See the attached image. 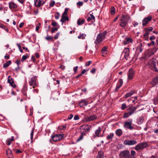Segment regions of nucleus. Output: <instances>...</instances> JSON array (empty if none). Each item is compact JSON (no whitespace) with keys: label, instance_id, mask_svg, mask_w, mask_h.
I'll return each mask as SVG.
<instances>
[{"label":"nucleus","instance_id":"1","mask_svg":"<svg viewBox=\"0 0 158 158\" xmlns=\"http://www.w3.org/2000/svg\"><path fill=\"white\" fill-rule=\"evenodd\" d=\"M130 18L128 15H122V18L120 19L121 23L120 25L122 27H125Z\"/></svg>","mask_w":158,"mask_h":158},{"label":"nucleus","instance_id":"2","mask_svg":"<svg viewBox=\"0 0 158 158\" xmlns=\"http://www.w3.org/2000/svg\"><path fill=\"white\" fill-rule=\"evenodd\" d=\"M119 158H130V152L127 150L120 152L119 155Z\"/></svg>","mask_w":158,"mask_h":158},{"label":"nucleus","instance_id":"3","mask_svg":"<svg viewBox=\"0 0 158 158\" xmlns=\"http://www.w3.org/2000/svg\"><path fill=\"white\" fill-rule=\"evenodd\" d=\"M148 146V144L145 142L140 143L137 144L134 148L136 150L138 151L140 150L147 148Z\"/></svg>","mask_w":158,"mask_h":158},{"label":"nucleus","instance_id":"4","mask_svg":"<svg viewBox=\"0 0 158 158\" xmlns=\"http://www.w3.org/2000/svg\"><path fill=\"white\" fill-rule=\"evenodd\" d=\"M63 137V134H58L52 137V140L55 142L61 140Z\"/></svg>","mask_w":158,"mask_h":158},{"label":"nucleus","instance_id":"5","mask_svg":"<svg viewBox=\"0 0 158 158\" xmlns=\"http://www.w3.org/2000/svg\"><path fill=\"white\" fill-rule=\"evenodd\" d=\"M129 122L126 121L124 123V126L125 128L130 130H132L134 129V127L131 126L132 119H128Z\"/></svg>","mask_w":158,"mask_h":158},{"label":"nucleus","instance_id":"6","mask_svg":"<svg viewBox=\"0 0 158 158\" xmlns=\"http://www.w3.org/2000/svg\"><path fill=\"white\" fill-rule=\"evenodd\" d=\"M105 38V37H104V35L102 34L101 33L99 34L97 36L96 41H95V43L96 44L100 43L103 41Z\"/></svg>","mask_w":158,"mask_h":158},{"label":"nucleus","instance_id":"7","mask_svg":"<svg viewBox=\"0 0 158 158\" xmlns=\"http://www.w3.org/2000/svg\"><path fill=\"white\" fill-rule=\"evenodd\" d=\"M68 10H64V12L62 14V18L60 20V21L62 22L63 24L66 20L69 21V19L68 17L67 16H65L67 15V11Z\"/></svg>","mask_w":158,"mask_h":158},{"label":"nucleus","instance_id":"8","mask_svg":"<svg viewBox=\"0 0 158 158\" xmlns=\"http://www.w3.org/2000/svg\"><path fill=\"white\" fill-rule=\"evenodd\" d=\"M137 142L136 141L133 140H125L124 142V144L125 145H133L137 143Z\"/></svg>","mask_w":158,"mask_h":158},{"label":"nucleus","instance_id":"9","mask_svg":"<svg viewBox=\"0 0 158 158\" xmlns=\"http://www.w3.org/2000/svg\"><path fill=\"white\" fill-rule=\"evenodd\" d=\"M152 19V17L151 16L145 18L142 21L143 25V26L146 25Z\"/></svg>","mask_w":158,"mask_h":158},{"label":"nucleus","instance_id":"10","mask_svg":"<svg viewBox=\"0 0 158 158\" xmlns=\"http://www.w3.org/2000/svg\"><path fill=\"white\" fill-rule=\"evenodd\" d=\"M97 118V116L95 115H92L86 117L85 119L87 122H90Z\"/></svg>","mask_w":158,"mask_h":158},{"label":"nucleus","instance_id":"11","mask_svg":"<svg viewBox=\"0 0 158 158\" xmlns=\"http://www.w3.org/2000/svg\"><path fill=\"white\" fill-rule=\"evenodd\" d=\"M29 84L30 85L33 86V88H34L35 86H36V80L35 77H33L31 78V80L29 81Z\"/></svg>","mask_w":158,"mask_h":158},{"label":"nucleus","instance_id":"12","mask_svg":"<svg viewBox=\"0 0 158 158\" xmlns=\"http://www.w3.org/2000/svg\"><path fill=\"white\" fill-rule=\"evenodd\" d=\"M81 127L83 129L85 130V131H89L91 127V126L90 125L84 124L81 126Z\"/></svg>","mask_w":158,"mask_h":158},{"label":"nucleus","instance_id":"13","mask_svg":"<svg viewBox=\"0 0 158 158\" xmlns=\"http://www.w3.org/2000/svg\"><path fill=\"white\" fill-rule=\"evenodd\" d=\"M44 3V2H42L40 0H34V4L35 6L39 7L41 5H43Z\"/></svg>","mask_w":158,"mask_h":158},{"label":"nucleus","instance_id":"14","mask_svg":"<svg viewBox=\"0 0 158 158\" xmlns=\"http://www.w3.org/2000/svg\"><path fill=\"white\" fill-rule=\"evenodd\" d=\"M123 52L125 53V55H124V57L126 60H127V57L129 56V48H125Z\"/></svg>","mask_w":158,"mask_h":158},{"label":"nucleus","instance_id":"15","mask_svg":"<svg viewBox=\"0 0 158 158\" xmlns=\"http://www.w3.org/2000/svg\"><path fill=\"white\" fill-rule=\"evenodd\" d=\"M136 108L135 106H131L129 107L127 109V110L130 112V114H133L135 111L136 110Z\"/></svg>","mask_w":158,"mask_h":158},{"label":"nucleus","instance_id":"16","mask_svg":"<svg viewBox=\"0 0 158 158\" xmlns=\"http://www.w3.org/2000/svg\"><path fill=\"white\" fill-rule=\"evenodd\" d=\"M134 74V71L132 69H130L129 71V75L128 76V79H131L132 78Z\"/></svg>","mask_w":158,"mask_h":158},{"label":"nucleus","instance_id":"17","mask_svg":"<svg viewBox=\"0 0 158 158\" xmlns=\"http://www.w3.org/2000/svg\"><path fill=\"white\" fill-rule=\"evenodd\" d=\"M132 40L130 38H126L125 40L123 41V44L124 45L129 44L130 43H132Z\"/></svg>","mask_w":158,"mask_h":158},{"label":"nucleus","instance_id":"18","mask_svg":"<svg viewBox=\"0 0 158 158\" xmlns=\"http://www.w3.org/2000/svg\"><path fill=\"white\" fill-rule=\"evenodd\" d=\"M88 104V102L85 100H82L79 103V106L81 107H82L84 106H86Z\"/></svg>","mask_w":158,"mask_h":158},{"label":"nucleus","instance_id":"19","mask_svg":"<svg viewBox=\"0 0 158 158\" xmlns=\"http://www.w3.org/2000/svg\"><path fill=\"white\" fill-rule=\"evenodd\" d=\"M119 85H118L116 86L115 91H117L118 90L121 86L123 84V81L122 79H120L119 81Z\"/></svg>","mask_w":158,"mask_h":158},{"label":"nucleus","instance_id":"20","mask_svg":"<svg viewBox=\"0 0 158 158\" xmlns=\"http://www.w3.org/2000/svg\"><path fill=\"white\" fill-rule=\"evenodd\" d=\"M9 6L10 9H15L17 7V5L15 3L13 2L10 3Z\"/></svg>","mask_w":158,"mask_h":158},{"label":"nucleus","instance_id":"21","mask_svg":"<svg viewBox=\"0 0 158 158\" xmlns=\"http://www.w3.org/2000/svg\"><path fill=\"white\" fill-rule=\"evenodd\" d=\"M135 93V91H132L130 92L127 93L125 96V98H127L128 97L131 96L132 94Z\"/></svg>","mask_w":158,"mask_h":158},{"label":"nucleus","instance_id":"22","mask_svg":"<svg viewBox=\"0 0 158 158\" xmlns=\"http://www.w3.org/2000/svg\"><path fill=\"white\" fill-rule=\"evenodd\" d=\"M97 157L98 158H104L103 152L101 151H99L98 152Z\"/></svg>","mask_w":158,"mask_h":158},{"label":"nucleus","instance_id":"23","mask_svg":"<svg viewBox=\"0 0 158 158\" xmlns=\"http://www.w3.org/2000/svg\"><path fill=\"white\" fill-rule=\"evenodd\" d=\"M156 66V63H153L152 65V69L153 70L158 72V69H157Z\"/></svg>","mask_w":158,"mask_h":158},{"label":"nucleus","instance_id":"24","mask_svg":"<svg viewBox=\"0 0 158 158\" xmlns=\"http://www.w3.org/2000/svg\"><path fill=\"white\" fill-rule=\"evenodd\" d=\"M136 154L135 152L133 150H131V154L130 153V158H135V157Z\"/></svg>","mask_w":158,"mask_h":158},{"label":"nucleus","instance_id":"25","mask_svg":"<svg viewBox=\"0 0 158 158\" xmlns=\"http://www.w3.org/2000/svg\"><path fill=\"white\" fill-rule=\"evenodd\" d=\"M116 134L118 136H120L122 134V131L120 129H118L116 131Z\"/></svg>","mask_w":158,"mask_h":158},{"label":"nucleus","instance_id":"26","mask_svg":"<svg viewBox=\"0 0 158 158\" xmlns=\"http://www.w3.org/2000/svg\"><path fill=\"white\" fill-rule=\"evenodd\" d=\"M144 121V118L143 116H140L138 119V123L139 124H141L143 123Z\"/></svg>","mask_w":158,"mask_h":158},{"label":"nucleus","instance_id":"27","mask_svg":"<svg viewBox=\"0 0 158 158\" xmlns=\"http://www.w3.org/2000/svg\"><path fill=\"white\" fill-rule=\"evenodd\" d=\"M86 135L85 133L81 132V135L79 137V138L77 140V142H78L81 140L83 138V136Z\"/></svg>","mask_w":158,"mask_h":158},{"label":"nucleus","instance_id":"28","mask_svg":"<svg viewBox=\"0 0 158 158\" xmlns=\"http://www.w3.org/2000/svg\"><path fill=\"white\" fill-rule=\"evenodd\" d=\"M158 82V79L157 78V77L154 79H153L151 81V84L152 85H155Z\"/></svg>","mask_w":158,"mask_h":158},{"label":"nucleus","instance_id":"29","mask_svg":"<svg viewBox=\"0 0 158 158\" xmlns=\"http://www.w3.org/2000/svg\"><path fill=\"white\" fill-rule=\"evenodd\" d=\"M11 60H9L7 61L6 63H4L3 65V67L5 68L9 66L11 63Z\"/></svg>","mask_w":158,"mask_h":158},{"label":"nucleus","instance_id":"30","mask_svg":"<svg viewBox=\"0 0 158 158\" xmlns=\"http://www.w3.org/2000/svg\"><path fill=\"white\" fill-rule=\"evenodd\" d=\"M101 128L100 127H99L98 129L95 131V133L96 135V136L99 137V134L101 131Z\"/></svg>","mask_w":158,"mask_h":158},{"label":"nucleus","instance_id":"31","mask_svg":"<svg viewBox=\"0 0 158 158\" xmlns=\"http://www.w3.org/2000/svg\"><path fill=\"white\" fill-rule=\"evenodd\" d=\"M27 90V88L25 86H24L23 89L22 90V92L24 96H26L27 94L26 93V91Z\"/></svg>","mask_w":158,"mask_h":158},{"label":"nucleus","instance_id":"32","mask_svg":"<svg viewBox=\"0 0 158 158\" xmlns=\"http://www.w3.org/2000/svg\"><path fill=\"white\" fill-rule=\"evenodd\" d=\"M85 21V20L84 19L81 20L80 19H79L77 20V23L78 25H81L83 24Z\"/></svg>","mask_w":158,"mask_h":158},{"label":"nucleus","instance_id":"33","mask_svg":"<svg viewBox=\"0 0 158 158\" xmlns=\"http://www.w3.org/2000/svg\"><path fill=\"white\" fill-rule=\"evenodd\" d=\"M6 154L7 156H10V157H12V153L11 150L10 149L6 151Z\"/></svg>","mask_w":158,"mask_h":158},{"label":"nucleus","instance_id":"34","mask_svg":"<svg viewBox=\"0 0 158 158\" xmlns=\"http://www.w3.org/2000/svg\"><path fill=\"white\" fill-rule=\"evenodd\" d=\"M14 140V137L12 136L11 139H8L7 141V144L8 145H9L10 144L11 142Z\"/></svg>","mask_w":158,"mask_h":158},{"label":"nucleus","instance_id":"35","mask_svg":"<svg viewBox=\"0 0 158 158\" xmlns=\"http://www.w3.org/2000/svg\"><path fill=\"white\" fill-rule=\"evenodd\" d=\"M142 44H140L139 46L137 48L136 50L138 51L139 52H141L142 51Z\"/></svg>","mask_w":158,"mask_h":158},{"label":"nucleus","instance_id":"36","mask_svg":"<svg viewBox=\"0 0 158 158\" xmlns=\"http://www.w3.org/2000/svg\"><path fill=\"white\" fill-rule=\"evenodd\" d=\"M114 134L113 133H110L109 135L106 137L107 140H110L114 136Z\"/></svg>","mask_w":158,"mask_h":158},{"label":"nucleus","instance_id":"37","mask_svg":"<svg viewBox=\"0 0 158 158\" xmlns=\"http://www.w3.org/2000/svg\"><path fill=\"white\" fill-rule=\"evenodd\" d=\"M131 115L128 111L127 112L123 114V117L124 118H127L129 116Z\"/></svg>","mask_w":158,"mask_h":158},{"label":"nucleus","instance_id":"38","mask_svg":"<svg viewBox=\"0 0 158 158\" xmlns=\"http://www.w3.org/2000/svg\"><path fill=\"white\" fill-rule=\"evenodd\" d=\"M153 28L152 27H150L149 28H145L144 29L145 31H148V32H151L153 30Z\"/></svg>","mask_w":158,"mask_h":158},{"label":"nucleus","instance_id":"39","mask_svg":"<svg viewBox=\"0 0 158 158\" xmlns=\"http://www.w3.org/2000/svg\"><path fill=\"white\" fill-rule=\"evenodd\" d=\"M11 85V86L13 87L14 88H15L16 87V85L15 84H14V80H12V81L10 82V83H9Z\"/></svg>","mask_w":158,"mask_h":158},{"label":"nucleus","instance_id":"40","mask_svg":"<svg viewBox=\"0 0 158 158\" xmlns=\"http://www.w3.org/2000/svg\"><path fill=\"white\" fill-rule=\"evenodd\" d=\"M0 27L1 28L4 29L5 30H6L7 32H8V29L3 24L0 23Z\"/></svg>","mask_w":158,"mask_h":158},{"label":"nucleus","instance_id":"41","mask_svg":"<svg viewBox=\"0 0 158 158\" xmlns=\"http://www.w3.org/2000/svg\"><path fill=\"white\" fill-rule=\"evenodd\" d=\"M34 128H33L32 129V131H31V143H32L33 140L32 139L33 138V133L34 131Z\"/></svg>","mask_w":158,"mask_h":158},{"label":"nucleus","instance_id":"42","mask_svg":"<svg viewBox=\"0 0 158 158\" xmlns=\"http://www.w3.org/2000/svg\"><path fill=\"white\" fill-rule=\"evenodd\" d=\"M45 39L48 41L51 40V41H53V38L51 36H48L46 37Z\"/></svg>","mask_w":158,"mask_h":158},{"label":"nucleus","instance_id":"43","mask_svg":"<svg viewBox=\"0 0 158 158\" xmlns=\"http://www.w3.org/2000/svg\"><path fill=\"white\" fill-rule=\"evenodd\" d=\"M146 33L143 35V37L144 38H146V37H148L149 33L148 31H145Z\"/></svg>","mask_w":158,"mask_h":158},{"label":"nucleus","instance_id":"44","mask_svg":"<svg viewBox=\"0 0 158 158\" xmlns=\"http://www.w3.org/2000/svg\"><path fill=\"white\" fill-rule=\"evenodd\" d=\"M58 28L56 27L53 28L52 27L51 30V32L52 33H54L55 31H57Z\"/></svg>","mask_w":158,"mask_h":158},{"label":"nucleus","instance_id":"45","mask_svg":"<svg viewBox=\"0 0 158 158\" xmlns=\"http://www.w3.org/2000/svg\"><path fill=\"white\" fill-rule=\"evenodd\" d=\"M12 80H13V79L10 76H9L8 77V80H7L8 82L10 83V82H11V81H12Z\"/></svg>","mask_w":158,"mask_h":158},{"label":"nucleus","instance_id":"46","mask_svg":"<svg viewBox=\"0 0 158 158\" xmlns=\"http://www.w3.org/2000/svg\"><path fill=\"white\" fill-rule=\"evenodd\" d=\"M28 55H24L22 56V58L21 60L23 62L24 60H26L27 58V57L28 56Z\"/></svg>","mask_w":158,"mask_h":158},{"label":"nucleus","instance_id":"47","mask_svg":"<svg viewBox=\"0 0 158 158\" xmlns=\"http://www.w3.org/2000/svg\"><path fill=\"white\" fill-rule=\"evenodd\" d=\"M77 4L78 6L80 7L83 5V2H79L77 3Z\"/></svg>","mask_w":158,"mask_h":158},{"label":"nucleus","instance_id":"48","mask_svg":"<svg viewBox=\"0 0 158 158\" xmlns=\"http://www.w3.org/2000/svg\"><path fill=\"white\" fill-rule=\"evenodd\" d=\"M106 49L107 48L106 47H103L102 49V54H104L105 52L107 51Z\"/></svg>","mask_w":158,"mask_h":158},{"label":"nucleus","instance_id":"49","mask_svg":"<svg viewBox=\"0 0 158 158\" xmlns=\"http://www.w3.org/2000/svg\"><path fill=\"white\" fill-rule=\"evenodd\" d=\"M55 4V2L54 1H52L49 3V5L51 7L53 6Z\"/></svg>","mask_w":158,"mask_h":158},{"label":"nucleus","instance_id":"50","mask_svg":"<svg viewBox=\"0 0 158 158\" xmlns=\"http://www.w3.org/2000/svg\"><path fill=\"white\" fill-rule=\"evenodd\" d=\"M66 125L65 126H63V127H59L58 128L59 130H64L66 128Z\"/></svg>","mask_w":158,"mask_h":158},{"label":"nucleus","instance_id":"51","mask_svg":"<svg viewBox=\"0 0 158 158\" xmlns=\"http://www.w3.org/2000/svg\"><path fill=\"white\" fill-rule=\"evenodd\" d=\"M126 107V104L125 103L123 104L122 105L121 108L122 110H124Z\"/></svg>","mask_w":158,"mask_h":158},{"label":"nucleus","instance_id":"52","mask_svg":"<svg viewBox=\"0 0 158 158\" xmlns=\"http://www.w3.org/2000/svg\"><path fill=\"white\" fill-rule=\"evenodd\" d=\"M51 25L53 27H56L57 26V23L55 21H54L52 23Z\"/></svg>","mask_w":158,"mask_h":158},{"label":"nucleus","instance_id":"53","mask_svg":"<svg viewBox=\"0 0 158 158\" xmlns=\"http://www.w3.org/2000/svg\"><path fill=\"white\" fill-rule=\"evenodd\" d=\"M60 34L59 33H56V34L54 36V38L55 39H57L58 38L59 35Z\"/></svg>","mask_w":158,"mask_h":158},{"label":"nucleus","instance_id":"54","mask_svg":"<svg viewBox=\"0 0 158 158\" xmlns=\"http://www.w3.org/2000/svg\"><path fill=\"white\" fill-rule=\"evenodd\" d=\"M60 16V14L59 12H57L56 13V14L55 15V18L56 19H58Z\"/></svg>","mask_w":158,"mask_h":158},{"label":"nucleus","instance_id":"55","mask_svg":"<svg viewBox=\"0 0 158 158\" xmlns=\"http://www.w3.org/2000/svg\"><path fill=\"white\" fill-rule=\"evenodd\" d=\"M91 62L92 61H89L88 62L86 63L85 64V65L86 66H89L91 63Z\"/></svg>","mask_w":158,"mask_h":158},{"label":"nucleus","instance_id":"56","mask_svg":"<svg viewBox=\"0 0 158 158\" xmlns=\"http://www.w3.org/2000/svg\"><path fill=\"white\" fill-rule=\"evenodd\" d=\"M156 38V37L155 36L153 35L152 36H151L150 37L149 40H155Z\"/></svg>","mask_w":158,"mask_h":158},{"label":"nucleus","instance_id":"57","mask_svg":"<svg viewBox=\"0 0 158 158\" xmlns=\"http://www.w3.org/2000/svg\"><path fill=\"white\" fill-rule=\"evenodd\" d=\"M31 60H32L33 62H35V57L33 56H32L31 57Z\"/></svg>","mask_w":158,"mask_h":158},{"label":"nucleus","instance_id":"58","mask_svg":"<svg viewBox=\"0 0 158 158\" xmlns=\"http://www.w3.org/2000/svg\"><path fill=\"white\" fill-rule=\"evenodd\" d=\"M74 119L75 120H78L79 119L78 115H76L74 118Z\"/></svg>","mask_w":158,"mask_h":158},{"label":"nucleus","instance_id":"59","mask_svg":"<svg viewBox=\"0 0 158 158\" xmlns=\"http://www.w3.org/2000/svg\"><path fill=\"white\" fill-rule=\"evenodd\" d=\"M83 35H84L83 34H81V35H80V36H79L78 37V38L79 39H81V38L82 37V39H84V37L83 36Z\"/></svg>","mask_w":158,"mask_h":158},{"label":"nucleus","instance_id":"60","mask_svg":"<svg viewBox=\"0 0 158 158\" xmlns=\"http://www.w3.org/2000/svg\"><path fill=\"white\" fill-rule=\"evenodd\" d=\"M24 24V23L22 22V23H21L19 25V27L20 28H22Z\"/></svg>","mask_w":158,"mask_h":158},{"label":"nucleus","instance_id":"61","mask_svg":"<svg viewBox=\"0 0 158 158\" xmlns=\"http://www.w3.org/2000/svg\"><path fill=\"white\" fill-rule=\"evenodd\" d=\"M96 70V69H94V68H93L92 69V70L91 71V72L92 73H95Z\"/></svg>","mask_w":158,"mask_h":158},{"label":"nucleus","instance_id":"62","mask_svg":"<svg viewBox=\"0 0 158 158\" xmlns=\"http://www.w3.org/2000/svg\"><path fill=\"white\" fill-rule=\"evenodd\" d=\"M15 63L18 65L20 64V61L18 60H17L15 62Z\"/></svg>","mask_w":158,"mask_h":158},{"label":"nucleus","instance_id":"63","mask_svg":"<svg viewBox=\"0 0 158 158\" xmlns=\"http://www.w3.org/2000/svg\"><path fill=\"white\" fill-rule=\"evenodd\" d=\"M73 115L72 114H71L69 117L68 118V119H71L73 117Z\"/></svg>","mask_w":158,"mask_h":158},{"label":"nucleus","instance_id":"64","mask_svg":"<svg viewBox=\"0 0 158 158\" xmlns=\"http://www.w3.org/2000/svg\"><path fill=\"white\" fill-rule=\"evenodd\" d=\"M93 19L91 17H88L87 19V21L88 22L92 20Z\"/></svg>","mask_w":158,"mask_h":158}]
</instances>
